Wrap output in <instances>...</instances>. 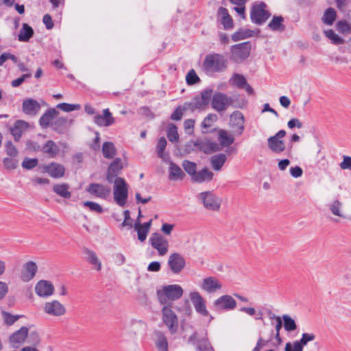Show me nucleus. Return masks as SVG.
I'll return each mask as SVG.
<instances>
[{
  "mask_svg": "<svg viewBox=\"0 0 351 351\" xmlns=\"http://www.w3.org/2000/svg\"><path fill=\"white\" fill-rule=\"evenodd\" d=\"M198 199L204 204V206L209 210L217 211L220 208L221 199L212 191L200 193Z\"/></svg>",
  "mask_w": 351,
  "mask_h": 351,
  "instance_id": "6e6552de",
  "label": "nucleus"
},
{
  "mask_svg": "<svg viewBox=\"0 0 351 351\" xmlns=\"http://www.w3.org/2000/svg\"><path fill=\"white\" fill-rule=\"evenodd\" d=\"M45 172L53 178H60L64 176L65 168L62 165L51 162L44 167Z\"/></svg>",
  "mask_w": 351,
  "mask_h": 351,
  "instance_id": "a878e982",
  "label": "nucleus"
},
{
  "mask_svg": "<svg viewBox=\"0 0 351 351\" xmlns=\"http://www.w3.org/2000/svg\"><path fill=\"white\" fill-rule=\"evenodd\" d=\"M114 202L120 206H124L128 197V184L122 178H116L113 186Z\"/></svg>",
  "mask_w": 351,
  "mask_h": 351,
  "instance_id": "7ed1b4c3",
  "label": "nucleus"
},
{
  "mask_svg": "<svg viewBox=\"0 0 351 351\" xmlns=\"http://www.w3.org/2000/svg\"><path fill=\"white\" fill-rule=\"evenodd\" d=\"M102 153L106 158H113L116 154L114 145L111 142H105L102 146Z\"/></svg>",
  "mask_w": 351,
  "mask_h": 351,
  "instance_id": "37998d69",
  "label": "nucleus"
},
{
  "mask_svg": "<svg viewBox=\"0 0 351 351\" xmlns=\"http://www.w3.org/2000/svg\"><path fill=\"white\" fill-rule=\"evenodd\" d=\"M154 341L158 351H168L169 343L165 335L161 331L154 332Z\"/></svg>",
  "mask_w": 351,
  "mask_h": 351,
  "instance_id": "cd10ccee",
  "label": "nucleus"
},
{
  "mask_svg": "<svg viewBox=\"0 0 351 351\" xmlns=\"http://www.w3.org/2000/svg\"><path fill=\"white\" fill-rule=\"evenodd\" d=\"M27 335L28 328L25 326H23L10 335L9 342L12 347L17 348L25 342Z\"/></svg>",
  "mask_w": 351,
  "mask_h": 351,
  "instance_id": "aec40b11",
  "label": "nucleus"
},
{
  "mask_svg": "<svg viewBox=\"0 0 351 351\" xmlns=\"http://www.w3.org/2000/svg\"><path fill=\"white\" fill-rule=\"evenodd\" d=\"M324 34L334 45H341L344 43V39L335 34L332 29L324 31Z\"/></svg>",
  "mask_w": 351,
  "mask_h": 351,
  "instance_id": "49530a36",
  "label": "nucleus"
},
{
  "mask_svg": "<svg viewBox=\"0 0 351 351\" xmlns=\"http://www.w3.org/2000/svg\"><path fill=\"white\" fill-rule=\"evenodd\" d=\"M58 114V112L55 108H50L47 110L40 118L39 123L43 128L49 126L52 119Z\"/></svg>",
  "mask_w": 351,
  "mask_h": 351,
  "instance_id": "c9c22d12",
  "label": "nucleus"
},
{
  "mask_svg": "<svg viewBox=\"0 0 351 351\" xmlns=\"http://www.w3.org/2000/svg\"><path fill=\"white\" fill-rule=\"evenodd\" d=\"M83 206L85 207H88L90 209V210L96 212L97 213H101L103 212L102 207L99 204L94 202H84Z\"/></svg>",
  "mask_w": 351,
  "mask_h": 351,
  "instance_id": "4d7b16f0",
  "label": "nucleus"
},
{
  "mask_svg": "<svg viewBox=\"0 0 351 351\" xmlns=\"http://www.w3.org/2000/svg\"><path fill=\"white\" fill-rule=\"evenodd\" d=\"M156 293L160 304L166 306L170 305L172 301L181 298L183 289L179 285H165L158 289Z\"/></svg>",
  "mask_w": 351,
  "mask_h": 351,
  "instance_id": "f257e3e1",
  "label": "nucleus"
},
{
  "mask_svg": "<svg viewBox=\"0 0 351 351\" xmlns=\"http://www.w3.org/2000/svg\"><path fill=\"white\" fill-rule=\"evenodd\" d=\"M213 305L217 311H228L236 308L237 302L232 296L223 295L215 300Z\"/></svg>",
  "mask_w": 351,
  "mask_h": 351,
  "instance_id": "4468645a",
  "label": "nucleus"
},
{
  "mask_svg": "<svg viewBox=\"0 0 351 351\" xmlns=\"http://www.w3.org/2000/svg\"><path fill=\"white\" fill-rule=\"evenodd\" d=\"M182 167L184 171L193 178L196 173V164L189 160H184Z\"/></svg>",
  "mask_w": 351,
  "mask_h": 351,
  "instance_id": "8fccbe9b",
  "label": "nucleus"
},
{
  "mask_svg": "<svg viewBox=\"0 0 351 351\" xmlns=\"http://www.w3.org/2000/svg\"><path fill=\"white\" fill-rule=\"evenodd\" d=\"M90 194L104 199L110 195L111 190L108 186L98 183H90L86 189Z\"/></svg>",
  "mask_w": 351,
  "mask_h": 351,
  "instance_id": "f3484780",
  "label": "nucleus"
},
{
  "mask_svg": "<svg viewBox=\"0 0 351 351\" xmlns=\"http://www.w3.org/2000/svg\"><path fill=\"white\" fill-rule=\"evenodd\" d=\"M267 5L261 2L252 6L250 12V19L253 23L256 25H262L271 16V14L266 10Z\"/></svg>",
  "mask_w": 351,
  "mask_h": 351,
  "instance_id": "39448f33",
  "label": "nucleus"
},
{
  "mask_svg": "<svg viewBox=\"0 0 351 351\" xmlns=\"http://www.w3.org/2000/svg\"><path fill=\"white\" fill-rule=\"evenodd\" d=\"M213 95V91L211 88H206L201 93V95L199 96V99L205 104L206 106H207Z\"/></svg>",
  "mask_w": 351,
  "mask_h": 351,
  "instance_id": "3c124183",
  "label": "nucleus"
},
{
  "mask_svg": "<svg viewBox=\"0 0 351 351\" xmlns=\"http://www.w3.org/2000/svg\"><path fill=\"white\" fill-rule=\"evenodd\" d=\"M251 49V43L249 41L232 45L230 48V58L236 63H241L249 57Z\"/></svg>",
  "mask_w": 351,
  "mask_h": 351,
  "instance_id": "20e7f679",
  "label": "nucleus"
},
{
  "mask_svg": "<svg viewBox=\"0 0 351 351\" xmlns=\"http://www.w3.org/2000/svg\"><path fill=\"white\" fill-rule=\"evenodd\" d=\"M286 135L284 130L278 131L274 136H270L267 139V145L269 149L276 154H280L285 150L286 145L282 139Z\"/></svg>",
  "mask_w": 351,
  "mask_h": 351,
  "instance_id": "9b49d317",
  "label": "nucleus"
},
{
  "mask_svg": "<svg viewBox=\"0 0 351 351\" xmlns=\"http://www.w3.org/2000/svg\"><path fill=\"white\" fill-rule=\"evenodd\" d=\"M230 82L239 88H243L247 81L243 75L234 73L230 80Z\"/></svg>",
  "mask_w": 351,
  "mask_h": 351,
  "instance_id": "c03bdc74",
  "label": "nucleus"
},
{
  "mask_svg": "<svg viewBox=\"0 0 351 351\" xmlns=\"http://www.w3.org/2000/svg\"><path fill=\"white\" fill-rule=\"evenodd\" d=\"M38 270L37 265L34 261L27 262L23 267L21 278L23 282H29L32 280Z\"/></svg>",
  "mask_w": 351,
  "mask_h": 351,
  "instance_id": "412c9836",
  "label": "nucleus"
},
{
  "mask_svg": "<svg viewBox=\"0 0 351 351\" xmlns=\"http://www.w3.org/2000/svg\"><path fill=\"white\" fill-rule=\"evenodd\" d=\"M23 112L29 116H35L40 110V104L35 99H26L23 102Z\"/></svg>",
  "mask_w": 351,
  "mask_h": 351,
  "instance_id": "393cba45",
  "label": "nucleus"
},
{
  "mask_svg": "<svg viewBox=\"0 0 351 351\" xmlns=\"http://www.w3.org/2000/svg\"><path fill=\"white\" fill-rule=\"evenodd\" d=\"M213 176L214 174L212 171H209L206 168H204L198 172L196 171L192 180L193 181L198 183L210 182L212 180Z\"/></svg>",
  "mask_w": 351,
  "mask_h": 351,
  "instance_id": "f704fd0d",
  "label": "nucleus"
},
{
  "mask_svg": "<svg viewBox=\"0 0 351 351\" xmlns=\"http://www.w3.org/2000/svg\"><path fill=\"white\" fill-rule=\"evenodd\" d=\"M206 107L205 104L199 99V96H195L192 101L184 104L183 110L193 112L197 110H203Z\"/></svg>",
  "mask_w": 351,
  "mask_h": 351,
  "instance_id": "c756f323",
  "label": "nucleus"
},
{
  "mask_svg": "<svg viewBox=\"0 0 351 351\" xmlns=\"http://www.w3.org/2000/svg\"><path fill=\"white\" fill-rule=\"evenodd\" d=\"M190 299L197 313L204 317L209 315V312L208 311L206 306L205 300L199 292H191Z\"/></svg>",
  "mask_w": 351,
  "mask_h": 351,
  "instance_id": "dca6fc26",
  "label": "nucleus"
},
{
  "mask_svg": "<svg viewBox=\"0 0 351 351\" xmlns=\"http://www.w3.org/2000/svg\"><path fill=\"white\" fill-rule=\"evenodd\" d=\"M169 164V180H182L184 177L185 174L181 169V168L173 162L170 159L167 161Z\"/></svg>",
  "mask_w": 351,
  "mask_h": 351,
  "instance_id": "2f4dec72",
  "label": "nucleus"
},
{
  "mask_svg": "<svg viewBox=\"0 0 351 351\" xmlns=\"http://www.w3.org/2000/svg\"><path fill=\"white\" fill-rule=\"evenodd\" d=\"M219 140L222 146L228 147L234 143V138L228 131L221 130L219 132Z\"/></svg>",
  "mask_w": 351,
  "mask_h": 351,
  "instance_id": "a19ab883",
  "label": "nucleus"
},
{
  "mask_svg": "<svg viewBox=\"0 0 351 351\" xmlns=\"http://www.w3.org/2000/svg\"><path fill=\"white\" fill-rule=\"evenodd\" d=\"M167 135L169 141L172 143L177 142L178 141L179 135L178 133L177 127L175 124L170 123L168 125Z\"/></svg>",
  "mask_w": 351,
  "mask_h": 351,
  "instance_id": "a18cd8bd",
  "label": "nucleus"
},
{
  "mask_svg": "<svg viewBox=\"0 0 351 351\" xmlns=\"http://www.w3.org/2000/svg\"><path fill=\"white\" fill-rule=\"evenodd\" d=\"M162 320L167 326L171 334H174L178 330V319L176 313L172 311L171 305L164 306L162 309Z\"/></svg>",
  "mask_w": 351,
  "mask_h": 351,
  "instance_id": "1a4fd4ad",
  "label": "nucleus"
},
{
  "mask_svg": "<svg viewBox=\"0 0 351 351\" xmlns=\"http://www.w3.org/2000/svg\"><path fill=\"white\" fill-rule=\"evenodd\" d=\"M152 247L156 250L158 255L163 256L169 250V241L167 238L159 233H154L149 239Z\"/></svg>",
  "mask_w": 351,
  "mask_h": 351,
  "instance_id": "9d476101",
  "label": "nucleus"
},
{
  "mask_svg": "<svg viewBox=\"0 0 351 351\" xmlns=\"http://www.w3.org/2000/svg\"><path fill=\"white\" fill-rule=\"evenodd\" d=\"M218 16L220 18V21L224 29L228 30L233 28V20L226 8L220 7L218 10Z\"/></svg>",
  "mask_w": 351,
  "mask_h": 351,
  "instance_id": "c85d7f7f",
  "label": "nucleus"
},
{
  "mask_svg": "<svg viewBox=\"0 0 351 351\" xmlns=\"http://www.w3.org/2000/svg\"><path fill=\"white\" fill-rule=\"evenodd\" d=\"M186 83L189 85L196 84L199 81V78L193 69L191 70L186 76Z\"/></svg>",
  "mask_w": 351,
  "mask_h": 351,
  "instance_id": "052dcab7",
  "label": "nucleus"
},
{
  "mask_svg": "<svg viewBox=\"0 0 351 351\" xmlns=\"http://www.w3.org/2000/svg\"><path fill=\"white\" fill-rule=\"evenodd\" d=\"M254 35V31L250 29L241 28L232 35L231 38L233 41L237 42L252 37Z\"/></svg>",
  "mask_w": 351,
  "mask_h": 351,
  "instance_id": "58836bf2",
  "label": "nucleus"
},
{
  "mask_svg": "<svg viewBox=\"0 0 351 351\" xmlns=\"http://www.w3.org/2000/svg\"><path fill=\"white\" fill-rule=\"evenodd\" d=\"M233 99L222 93H215L212 98V107L217 112L224 111L227 108L232 106Z\"/></svg>",
  "mask_w": 351,
  "mask_h": 351,
  "instance_id": "f8f14e48",
  "label": "nucleus"
},
{
  "mask_svg": "<svg viewBox=\"0 0 351 351\" xmlns=\"http://www.w3.org/2000/svg\"><path fill=\"white\" fill-rule=\"evenodd\" d=\"M304 346L300 341H295L291 344L287 343L285 346V351H302Z\"/></svg>",
  "mask_w": 351,
  "mask_h": 351,
  "instance_id": "13d9d810",
  "label": "nucleus"
},
{
  "mask_svg": "<svg viewBox=\"0 0 351 351\" xmlns=\"http://www.w3.org/2000/svg\"><path fill=\"white\" fill-rule=\"evenodd\" d=\"M245 119L240 111H234L230 117V125L234 128L239 135H241L244 131Z\"/></svg>",
  "mask_w": 351,
  "mask_h": 351,
  "instance_id": "6ab92c4d",
  "label": "nucleus"
},
{
  "mask_svg": "<svg viewBox=\"0 0 351 351\" xmlns=\"http://www.w3.org/2000/svg\"><path fill=\"white\" fill-rule=\"evenodd\" d=\"M53 191L65 199H69L71 196V193L69 191V186L66 183L54 184Z\"/></svg>",
  "mask_w": 351,
  "mask_h": 351,
  "instance_id": "4c0bfd02",
  "label": "nucleus"
},
{
  "mask_svg": "<svg viewBox=\"0 0 351 351\" xmlns=\"http://www.w3.org/2000/svg\"><path fill=\"white\" fill-rule=\"evenodd\" d=\"M102 114H97L94 117V122L99 126L108 127L114 123V118L112 117L108 108L103 110Z\"/></svg>",
  "mask_w": 351,
  "mask_h": 351,
  "instance_id": "5701e85b",
  "label": "nucleus"
},
{
  "mask_svg": "<svg viewBox=\"0 0 351 351\" xmlns=\"http://www.w3.org/2000/svg\"><path fill=\"white\" fill-rule=\"evenodd\" d=\"M341 169H351V157L348 156H343V160L339 164Z\"/></svg>",
  "mask_w": 351,
  "mask_h": 351,
  "instance_id": "774afa93",
  "label": "nucleus"
},
{
  "mask_svg": "<svg viewBox=\"0 0 351 351\" xmlns=\"http://www.w3.org/2000/svg\"><path fill=\"white\" fill-rule=\"evenodd\" d=\"M35 292L39 297L48 298L53 294L54 287L50 281L40 280L35 286Z\"/></svg>",
  "mask_w": 351,
  "mask_h": 351,
  "instance_id": "a211bd4d",
  "label": "nucleus"
},
{
  "mask_svg": "<svg viewBox=\"0 0 351 351\" xmlns=\"http://www.w3.org/2000/svg\"><path fill=\"white\" fill-rule=\"evenodd\" d=\"M57 108L62 110L64 112H71L74 110H78L81 106L79 104H70L67 103H60L57 105Z\"/></svg>",
  "mask_w": 351,
  "mask_h": 351,
  "instance_id": "603ef678",
  "label": "nucleus"
},
{
  "mask_svg": "<svg viewBox=\"0 0 351 351\" xmlns=\"http://www.w3.org/2000/svg\"><path fill=\"white\" fill-rule=\"evenodd\" d=\"M349 23L346 21H339L337 23V29L341 33H349L351 31V27Z\"/></svg>",
  "mask_w": 351,
  "mask_h": 351,
  "instance_id": "69168bd1",
  "label": "nucleus"
},
{
  "mask_svg": "<svg viewBox=\"0 0 351 351\" xmlns=\"http://www.w3.org/2000/svg\"><path fill=\"white\" fill-rule=\"evenodd\" d=\"M227 67V60L219 53L209 54L203 62V69L208 75L222 72Z\"/></svg>",
  "mask_w": 351,
  "mask_h": 351,
  "instance_id": "f03ea898",
  "label": "nucleus"
},
{
  "mask_svg": "<svg viewBox=\"0 0 351 351\" xmlns=\"http://www.w3.org/2000/svg\"><path fill=\"white\" fill-rule=\"evenodd\" d=\"M218 145L210 141L202 140L191 141L186 144V150L190 152L193 150H200L206 154H210L217 151Z\"/></svg>",
  "mask_w": 351,
  "mask_h": 351,
  "instance_id": "0eeeda50",
  "label": "nucleus"
},
{
  "mask_svg": "<svg viewBox=\"0 0 351 351\" xmlns=\"http://www.w3.org/2000/svg\"><path fill=\"white\" fill-rule=\"evenodd\" d=\"M217 120V116L215 114H208L203 120L202 127L204 128H209L213 123Z\"/></svg>",
  "mask_w": 351,
  "mask_h": 351,
  "instance_id": "864d4df0",
  "label": "nucleus"
},
{
  "mask_svg": "<svg viewBox=\"0 0 351 351\" xmlns=\"http://www.w3.org/2000/svg\"><path fill=\"white\" fill-rule=\"evenodd\" d=\"M4 167L10 170L15 169L18 165V160L15 158H5L3 160Z\"/></svg>",
  "mask_w": 351,
  "mask_h": 351,
  "instance_id": "6e6d98bb",
  "label": "nucleus"
},
{
  "mask_svg": "<svg viewBox=\"0 0 351 351\" xmlns=\"http://www.w3.org/2000/svg\"><path fill=\"white\" fill-rule=\"evenodd\" d=\"M123 168L121 160L120 158H116L113 162L110 164L109 167V169L111 171L115 172V173H118L119 171Z\"/></svg>",
  "mask_w": 351,
  "mask_h": 351,
  "instance_id": "0e129e2a",
  "label": "nucleus"
},
{
  "mask_svg": "<svg viewBox=\"0 0 351 351\" xmlns=\"http://www.w3.org/2000/svg\"><path fill=\"white\" fill-rule=\"evenodd\" d=\"M167 146V140L165 137H160L158 140L156 150L158 156L164 162L169 160V155L165 152Z\"/></svg>",
  "mask_w": 351,
  "mask_h": 351,
  "instance_id": "e433bc0d",
  "label": "nucleus"
},
{
  "mask_svg": "<svg viewBox=\"0 0 351 351\" xmlns=\"http://www.w3.org/2000/svg\"><path fill=\"white\" fill-rule=\"evenodd\" d=\"M226 155L224 154H219L213 156L210 158V163L213 169L215 171L221 170L225 162L226 161Z\"/></svg>",
  "mask_w": 351,
  "mask_h": 351,
  "instance_id": "ea45409f",
  "label": "nucleus"
},
{
  "mask_svg": "<svg viewBox=\"0 0 351 351\" xmlns=\"http://www.w3.org/2000/svg\"><path fill=\"white\" fill-rule=\"evenodd\" d=\"M29 126V124L23 120H17L14 125L11 128V134L14 136L16 141H19L24 132H25Z\"/></svg>",
  "mask_w": 351,
  "mask_h": 351,
  "instance_id": "bb28decb",
  "label": "nucleus"
},
{
  "mask_svg": "<svg viewBox=\"0 0 351 351\" xmlns=\"http://www.w3.org/2000/svg\"><path fill=\"white\" fill-rule=\"evenodd\" d=\"M34 34V31L33 28L27 23H23L22 28L18 35V40L20 42H28L32 38Z\"/></svg>",
  "mask_w": 351,
  "mask_h": 351,
  "instance_id": "72a5a7b5",
  "label": "nucleus"
},
{
  "mask_svg": "<svg viewBox=\"0 0 351 351\" xmlns=\"http://www.w3.org/2000/svg\"><path fill=\"white\" fill-rule=\"evenodd\" d=\"M202 289L208 293H215L222 287L221 282L216 278L210 276L205 278L202 280V285H200Z\"/></svg>",
  "mask_w": 351,
  "mask_h": 351,
  "instance_id": "4be33fe9",
  "label": "nucleus"
},
{
  "mask_svg": "<svg viewBox=\"0 0 351 351\" xmlns=\"http://www.w3.org/2000/svg\"><path fill=\"white\" fill-rule=\"evenodd\" d=\"M41 150L49 158H52L56 157L60 152L58 146L51 140L47 141L43 146Z\"/></svg>",
  "mask_w": 351,
  "mask_h": 351,
  "instance_id": "473e14b6",
  "label": "nucleus"
},
{
  "mask_svg": "<svg viewBox=\"0 0 351 351\" xmlns=\"http://www.w3.org/2000/svg\"><path fill=\"white\" fill-rule=\"evenodd\" d=\"M284 19L281 16H274L270 23L268 24V27L272 31L282 32L285 29V26L282 23Z\"/></svg>",
  "mask_w": 351,
  "mask_h": 351,
  "instance_id": "79ce46f5",
  "label": "nucleus"
},
{
  "mask_svg": "<svg viewBox=\"0 0 351 351\" xmlns=\"http://www.w3.org/2000/svg\"><path fill=\"white\" fill-rule=\"evenodd\" d=\"M189 342L193 345L197 344L198 351H213L210 343L207 339V332L205 330L193 332L189 338Z\"/></svg>",
  "mask_w": 351,
  "mask_h": 351,
  "instance_id": "423d86ee",
  "label": "nucleus"
},
{
  "mask_svg": "<svg viewBox=\"0 0 351 351\" xmlns=\"http://www.w3.org/2000/svg\"><path fill=\"white\" fill-rule=\"evenodd\" d=\"M83 252L86 255V261L93 265L97 271H100L101 269V263L96 253L86 247L84 248Z\"/></svg>",
  "mask_w": 351,
  "mask_h": 351,
  "instance_id": "7c9ffc66",
  "label": "nucleus"
},
{
  "mask_svg": "<svg viewBox=\"0 0 351 351\" xmlns=\"http://www.w3.org/2000/svg\"><path fill=\"white\" fill-rule=\"evenodd\" d=\"M336 19V12L332 8H328L323 16V21L327 25H332Z\"/></svg>",
  "mask_w": 351,
  "mask_h": 351,
  "instance_id": "de8ad7c7",
  "label": "nucleus"
},
{
  "mask_svg": "<svg viewBox=\"0 0 351 351\" xmlns=\"http://www.w3.org/2000/svg\"><path fill=\"white\" fill-rule=\"evenodd\" d=\"M152 220L141 223V220L136 219L134 225V230L137 232L138 239L140 241L143 242L145 241L147 236L149 233L150 227L152 226Z\"/></svg>",
  "mask_w": 351,
  "mask_h": 351,
  "instance_id": "b1692460",
  "label": "nucleus"
},
{
  "mask_svg": "<svg viewBox=\"0 0 351 351\" xmlns=\"http://www.w3.org/2000/svg\"><path fill=\"white\" fill-rule=\"evenodd\" d=\"M43 311L48 315L60 317L66 313V308L58 300H54L44 304Z\"/></svg>",
  "mask_w": 351,
  "mask_h": 351,
  "instance_id": "ddd939ff",
  "label": "nucleus"
},
{
  "mask_svg": "<svg viewBox=\"0 0 351 351\" xmlns=\"http://www.w3.org/2000/svg\"><path fill=\"white\" fill-rule=\"evenodd\" d=\"M2 317L4 320V322L8 325H12L15 322H16L19 317L20 315H13L8 312L3 311L2 312Z\"/></svg>",
  "mask_w": 351,
  "mask_h": 351,
  "instance_id": "5fc2aeb1",
  "label": "nucleus"
},
{
  "mask_svg": "<svg viewBox=\"0 0 351 351\" xmlns=\"http://www.w3.org/2000/svg\"><path fill=\"white\" fill-rule=\"evenodd\" d=\"M284 322V328L286 331L291 332L297 328V325L295 321L288 315H284L282 316Z\"/></svg>",
  "mask_w": 351,
  "mask_h": 351,
  "instance_id": "09e8293b",
  "label": "nucleus"
},
{
  "mask_svg": "<svg viewBox=\"0 0 351 351\" xmlns=\"http://www.w3.org/2000/svg\"><path fill=\"white\" fill-rule=\"evenodd\" d=\"M38 165V160L36 158H25L22 163V167L26 169H32L36 167Z\"/></svg>",
  "mask_w": 351,
  "mask_h": 351,
  "instance_id": "680f3d73",
  "label": "nucleus"
},
{
  "mask_svg": "<svg viewBox=\"0 0 351 351\" xmlns=\"http://www.w3.org/2000/svg\"><path fill=\"white\" fill-rule=\"evenodd\" d=\"M5 151L8 156L15 158L18 155V150L12 142L8 141L5 143Z\"/></svg>",
  "mask_w": 351,
  "mask_h": 351,
  "instance_id": "e2e57ef3",
  "label": "nucleus"
},
{
  "mask_svg": "<svg viewBox=\"0 0 351 351\" xmlns=\"http://www.w3.org/2000/svg\"><path fill=\"white\" fill-rule=\"evenodd\" d=\"M342 207V204L339 200H335L330 205V210L332 213L336 216L342 217L341 210Z\"/></svg>",
  "mask_w": 351,
  "mask_h": 351,
  "instance_id": "bf43d9fd",
  "label": "nucleus"
},
{
  "mask_svg": "<svg viewBox=\"0 0 351 351\" xmlns=\"http://www.w3.org/2000/svg\"><path fill=\"white\" fill-rule=\"evenodd\" d=\"M315 339V335L313 333H303L300 341L304 346L309 341H313Z\"/></svg>",
  "mask_w": 351,
  "mask_h": 351,
  "instance_id": "338daca9",
  "label": "nucleus"
},
{
  "mask_svg": "<svg viewBox=\"0 0 351 351\" xmlns=\"http://www.w3.org/2000/svg\"><path fill=\"white\" fill-rule=\"evenodd\" d=\"M167 265L172 273L178 274L184 268L186 262L180 254L173 252L169 256Z\"/></svg>",
  "mask_w": 351,
  "mask_h": 351,
  "instance_id": "2eb2a0df",
  "label": "nucleus"
}]
</instances>
